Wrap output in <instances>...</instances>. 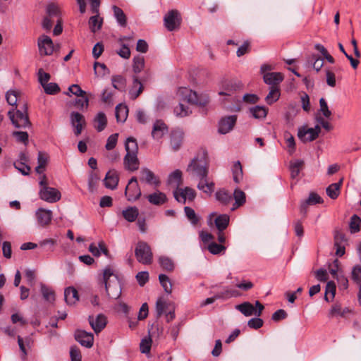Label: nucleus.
I'll list each match as a JSON object with an SVG mask.
<instances>
[{
  "label": "nucleus",
  "mask_w": 361,
  "mask_h": 361,
  "mask_svg": "<svg viewBox=\"0 0 361 361\" xmlns=\"http://www.w3.org/2000/svg\"><path fill=\"white\" fill-rule=\"evenodd\" d=\"M187 171L200 179L197 188L208 195L214 191V183L208 177L209 164L206 155L202 154L195 157L188 166Z\"/></svg>",
  "instance_id": "1"
},
{
  "label": "nucleus",
  "mask_w": 361,
  "mask_h": 361,
  "mask_svg": "<svg viewBox=\"0 0 361 361\" xmlns=\"http://www.w3.org/2000/svg\"><path fill=\"white\" fill-rule=\"evenodd\" d=\"M103 281L108 296L114 300L119 298L121 295V284L109 267H106L104 270Z\"/></svg>",
  "instance_id": "2"
},
{
  "label": "nucleus",
  "mask_w": 361,
  "mask_h": 361,
  "mask_svg": "<svg viewBox=\"0 0 361 361\" xmlns=\"http://www.w3.org/2000/svg\"><path fill=\"white\" fill-rule=\"evenodd\" d=\"M314 49L319 51V54H312L307 58L306 68H323L324 61L330 65L335 63L334 57L327 49L321 44H314Z\"/></svg>",
  "instance_id": "3"
},
{
  "label": "nucleus",
  "mask_w": 361,
  "mask_h": 361,
  "mask_svg": "<svg viewBox=\"0 0 361 361\" xmlns=\"http://www.w3.org/2000/svg\"><path fill=\"white\" fill-rule=\"evenodd\" d=\"M177 93L183 100L192 104L204 106L209 102L207 94L198 95L196 92L188 87H180Z\"/></svg>",
  "instance_id": "4"
},
{
  "label": "nucleus",
  "mask_w": 361,
  "mask_h": 361,
  "mask_svg": "<svg viewBox=\"0 0 361 361\" xmlns=\"http://www.w3.org/2000/svg\"><path fill=\"white\" fill-rule=\"evenodd\" d=\"M8 116L16 128H26L31 124L27 114L26 105H23L22 111L17 110L16 113L14 109L10 110L8 112Z\"/></svg>",
  "instance_id": "5"
},
{
  "label": "nucleus",
  "mask_w": 361,
  "mask_h": 361,
  "mask_svg": "<svg viewBox=\"0 0 361 361\" xmlns=\"http://www.w3.org/2000/svg\"><path fill=\"white\" fill-rule=\"evenodd\" d=\"M137 260L143 264H150L152 262V252L150 246L144 241H139L135 250Z\"/></svg>",
  "instance_id": "6"
},
{
  "label": "nucleus",
  "mask_w": 361,
  "mask_h": 361,
  "mask_svg": "<svg viewBox=\"0 0 361 361\" xmlns=\"http://www.w3.org/2000/svg\"><path fill=\"white\" fill-rule=\"evenodd\" d=\"M181 16L177 10L169 11L164 16V25L169 31L179 28L181 23Z\"/></svg>",
  "instance_id": "7"
},
{
  "label": "nucleus",
  "mask_w": 361,
  "mask_h": 361,
  "mask_svg": "<svg viewBox=\"0 0 361 361\" xmlns=\"http://www.w3.org/2000/svg\"><path fill=\"white\" fill-rule=\"evenodd\" d=\"M125 195L128 201H135L141 195V190L137 183V178L133 176L126 188Z\"/></svg>",
  "instance_id": "8"
},
{
  "label": "nucleus",
  "mask_w": 361,
  "mask_h": 361,
  "mask_svg": "<svg viewBox=\"0 0 361 361\" xmlns=\"http://www.w3.org/2000/svg\"><path fill=\"white\" fill-rule=\"evenodd\" d=\"M39 197L47 202L54 203L61 199V192L54 188L43 187L39 192Z\"/></svg>",
  "instance_id": "9"
},
{
  "label": "nucleus",
  "mask_w": 361,
  "mask_h": 361,
  "mask_svg": "<svg viewBox=\"0 0 361 361\" xmlns=\"http://www.w3.org/2000/svg\"><path fill=\"white\" fill-rule=\"evenodd\" d=\"M37 45L41 56H49L53 54L54 50V43L47 35H42L38 38Z\"/></svg>",
  "instance_id": "10"
},
{
  "label": "nucleus",
  "mask_w": 361,
  "mask_h": 361,
  "mask_svg": "<svg viewBox=\"0 0 361 361\" xmlns=\"http://www.w3.org/2000/svg\"><path fill=\"white\" fill-rule=\"evenodd\" d=\"M173 196L176 200L180 203H185L186 200L192 201L196 196V192L194 189L185 187L184 188H176L173 191Z\"/></svg>",
  "instance_id": "11"
},
{
  "label": "nucleus",
  "mask_w": 361,
  "mask_h": 361,
  "mask_svg": "<svg viewBox=\"0 0 361 361\" xmlns=\"http://www.w3.org/2000/svg\"><path fill=\"white\" fill-rule=\"evenodd\" d=\"M140 180L145 182L149 185H154V187H159L161 182L158 177L149 169L143 167L140 171Z\"/></svg>",
  "instance_id": "12"
},
{
  "label": "nucleus",
  "mask_w": 361,
  "mask_h": 361,
  "mask_svg": "<svg viewBox=\"0 0 361 361\" xmlns=\"http://www.w3.org/2000/svg\"><path fill=\"white\" fill-rule=\"evenodd\" d=\"M75 340L82 346L91 348L94 343V336L91 332L84 330H76L75 332Z\"/></svg>",
  "instance_id": "13"
},
{
  "label": "nucleus",
  "mask_w": 361,
  "mask_h": 361,
  "mask_svg": "<svg viewBox=\"0 0 361 361\" xmlns=\"http://www.w3.org/2000/svg\"><path fill=\"white\" fill-rule=\"evenodd\" d=\"M89 323L96 334L101 332L107 323L106 317L103 314H99L95 318L90 315L88 317Z\"/></svg>",
  "instance_id": "14"
},
{
  "label": "nucleus",
  "mask_w": 361,
  "mask_h": 361,
  "mask_svg": "<svg viewBox=\"0 0 361 361\" xmlns=\"http://www.w3.org/2000/svg\"><path fill=\"white\" fill-rule=\"evenodd\" d=\"M237 120V116L231 115L222 118L219 123V132L221 134H226L234 127Z\"/></svg>",
  "instance_id": "15"
},
{
  "label": "nucleus",
  "mask_w": 361,
  "mask_h": 361,
  "mask_svg": "<svg viewBox=\"0 0 361 361\" xmlns=\"http://www.w3.org/2000/svg\"><path fill=\"white\" fill-rule=\"evenodd\" d=\"M71 123L74 128V133L76 136L79 135L85 124L84 116L78 112H72L71 114Z\"/></svg>",
  "instance_id": "16"
},
{
  "label": "nucleus",
  "mask_w": 361,
  "mask_h": 361,
  "mask_svg": "<svg viewBox=\"0 0 361 361\" xmlns=\"http://www.w3.org/2000/svg\"><path fill=\"white\" fill-rule=\"evenodd\" d=\"M283 78V75L279 72H267L263 75L264 82L271 87H277Z\"/></svg>",
  "instance_id": "17"
},
{
  "label": "nucleus",
  "mask_w": 361,
  "mask_h": 361,
  "mask_svg": "<svg viewBox=\"0 0 361 361\" xmlns=\"http://www.w3.org/2000/svg\"><path fill=\"white\" fill-rule=\"evenodd\" d=\"M124 168L129 171H135L139 169L140 161L137 154L126 153L123 159Z\"/></svg>",
  "instance_id": "18"
},
{
  "label": "nucleus",
  "mask_w": 361,
  "mask_h": 361,
  "mask_svg": "<svg viewBox=\"0 0 361 361\" xmlns=\"http://www.w3.org/2000/svg\"><path fill=\"white\" fill-rule=\"evenodd\" d=\"M118 181V173L115 169L109 170L104 179L105 187L111 190L116 188Z\"/></svg>",
  "instance_id": "19"
},
{
  "label": "nucleus",
  "mask_w": 361,
  "mask_h": 361,
  "mask_svg": "<svg viewBox=\"0 0 361 361\" xmlns=\"http://www.w3.org/2000/svg\"><path fill=\"white\" fill-rule=\"evenodd\" d=\"M37 223L42 226H45L50 224L52 219V212L49 209L39 208L35 213Z\"/></svg>",
  "instance_id": "20"
},
{
  "label": "nucleus",
  "mask_w": 361,
  "mask_h": 361,
  "mask_svg": "<svg viewBox=\"0 0 361 361\" xmlns=\"http://www.w3.org/2000/svg\"><path fill=\"white\" fill-rule=\"evenodd\" d=\"M149 202L154 205H161L167 202V197L165 193L157 190L154 192L146 196Z\"/></svg>",
  "instance_id": "21"
},
{
  "label": "nucleus",
  "mask_w": 361,
  "mask_h": 361,
  "mask_svg": "<svg viewBox=\"0 0 361 361\" xmlns=\"http://www.w3.org/2000/svg\"><path fill=\"white\" fill-rule=\"evenodd\" d=\"M167 132L168 128L162 121L157 120L155 121L152 131V135L154 139L161 138Z\"/></svg>",
  "instance_id": "22"
},
{
  "label": "nucleus",
  "mask_w": 361,
  "mask_h": 361,
  "mask_svg": "<svg viewBox=\"0 0 361 361\" xmlns=\"http://www.w3.org/2000/svg\"><path fill=\"white\" fill-rule=\"evenodd\" d=\"M64 299L68 305H75L79 300L77 290L73 287L66 288L64 290Z\"/></svg>",
  "instance_id": "23"
},
{
  "label": "nucleus",
  "mask_w": 361,
  "mask_h": 361,
  "mask_svg": "<svg viewBox=\"0 0 361 361\" xmlns=\"http://www.w3.org/2000/svg\"><path fill=\"white\" fill-rule=\"evenodd\" d=\"M342 183L343 178H341L338 183H331L329 185L326 189V195L331 199L336 200L340 194Z\"/></svg>",
  "instance_id": "24"
},
{
  "label": "nucleus",
  "mask_w": 361,
  "mask_h": 361,
  "mask_svg": "<svg viewBox=\"0 0 361 361\" xmlns=\"http://www.w3.org/2000/svg\"><path fill=\"white\" fill-rule=\"evenodd\" d=\"M215 197L223 205H228L233 200L231 194L225 189H220L216 191Z\"/></svg>",
  "instance_id": "25"
},
{
  "label": "nucleus",
  "mask_w": 361,
  "mask_h": 361,
  "mask_svg": "<svg viewBox=\"0 0 361 361\" xmlns=\"http://www.w3.org/2000/svg\"><path fill=\"white\" fill-rule=\"evenodd\" d=\"M94 14V16H91L89 19V26L91 32L95 33L101 30L103 25V18L99 17V13Z\"/></svg>",
  "instance_id": "26"
},
{
  "label": "nucleus",
  "mask_w": 361,
  "mask_h": 361,
  "mask_svg": "<svg viewBox=\"0 0 361 361\" xmlns=\"http://www.w3.org/2000/svg\"><path fill=\"white\" fill-rule=\"evenodd\" d=\"M233 198L235 200V202L231 208L232 211H234L245 204L246 200L245 193L239 188H236L233 192Z\"/></svg>",
  "instance_id": "27"
},
{
  "label": "nucleus",
  "mask_w": 361,
  "mask_h": 361,
  "mask_svg": "<svg viewBox=\"0 0 361 361\" xmlns=\"http://www.w3.org/2000/svg\"><path fill=\"white\" fill-rule=\"evenodd\" d=\"M116 118L118 123L126 121L128 114V108L126 105L119 104L115 109Z\"/></svg>",
  "instance_id": "28"
},
{
  "label": "nucleus",
  "mask_w": 361,
  "mask_h": 361,
  "mask_svg": "<svg viewBox=\"0 0 361 361\" xmlns=\"http://www.w3.org/2000/svg\"><path fill=\"white\" fill-rule=\"evenodd\" d=\"M167 182L169 185L178 188L182 184V172L178 169L175 170L169 174Z\"/></svg>",
  "instance_id": "29"
},
{
  "label": "nucleus",
  "mask_w": 361,
  "mask_h": 361,
  "mask_svg": "<svg viewBox=\"0 0 361 361\" xmlns=\"http://www.w3.org/2000/svg\"><path fill=\"white\" fill-rule=\"evenodd\" d=\"M235 309L245 317L255 316V307L249 302H245L236 305Z\"/></svg>",
  "instance_id": "30"
},
{
  "label": "nucleus",
  "mask_w": 361,
  "mask_h": 361,
  "mask_svg": "<svg viewBox=\"0 0 361 361\" xmlns=\"http://www.w3.org/2000/svg\"><path fill=\"white\" fill-rule=\"evenodd\" d=\"M143 86L137 77L133 78V84L130 90L129 94L132 99H135L142 92Z\"/></svg>",
  "instance_id": "31"
},
{
  "label": "nucleus",
  "mask_w": 361,
  "mask_h": 361,
  "mask_svg": "<svg viewBox=\"0 0 361 361\" xmlns=\"http://www.w3.org/2000/svg\"><path fill=\"white\" fill-rule=\"evenodd\" d=\"M230 218L227 214H220L214 220L218 231H224L229 224Z\"/></svg>",
  "instance_id": "32"
},
{
  "label": "nucleus",
  "mask_w": 361,
  "mask_h": 361,
  "mask_svg": "<svg viewBox=\"0 0 361 361\" xmlns=\"http://www.w3.org/2000/svg\"><path fill=\"white\" fill-rule=\"evenodd\" d=\"M94 127L98 132L102 131L106 126L107 118L104 113L99 112L94 119Z\"/></svg>",
  "instance_id": "33"
},
{
  "label": "nucleus",
  "mask_w": 361,
  "mask_h": 361,
  "mask_svg": "<svg viewBox=\"0 0 361 361\" xmlns=\"http://www.w3.org/2000/svg\"><path fill=\"white\" fill-rule=\"evenodd\" d=\"M183 140V133L181 131H174L171 134V145L174 150L180 149Z\"/></svg>",
  "instance_id": "34"
},
{
  "label": "nucleus",
  "mask_w": 361,
  "mask_h": 361,
  "mask_svg": "<svg viewBox=\"0 0 361 361\" xmlns=\"http://www.w3.org/2000/svg\"><path fill=\"white\" fill-rule=\"evenodd\" d=\"M114 16L119 25L125 27L127 24L126 16L121 8L117 6H113Z\"/></svg>",
  "instance_id": "35"
},
{
  "label": "nucleus",
  "mask_w": 361,
  "mask_h": 361,
  "mask_svg": "<svg viewBox=\"0 0 361 361\" xmlns=\"http://www.w3.org/2000/svg\"><path fill=\"white\" fill-rule=\"evenodd\" d=\"M268 109L262 106H255L250 109L251 115L257 119H263L267 115Z\"/></svg>",
  "instance_id": "36"
},
{
  "label": "nucleus",
  "mask_w": 361,
  "mask_h": 361,
  "mask_svg": "<svg viewBox=\"0 0 361 361\" xmlns=\"http://www.w3.org/2000/svg\"><path fill=\"white\" fill-rule=\"evenodd\" d=\"M280 95V90L278 87H270L269 92L265 97V101L271 105L279 99Z\"/></svg>",
  "instance_id": "37"
},
{
  "label": "nucleus",
  "mask_w": 361,
  "mask_h": 361,
  "mask_svg": "<svg viewBox=\"0 0 361 361\" xmlns=\"http://www.w3.org/2000/svg\"><path fill=\"white\" fill-rule=\"evenodd\" d=\"M173 113L176 116L183 118L189 116L192 111L188 106L179 103L174 107Z\"/></svg>",
  "instance_id": "38"
},
{
  "label": "nucleus",
  "mask_w": 361,
  "mask_h": 361,
  "mask_svg": "<svg viewBox=\"0 0 361 361\" xmlns=\"http://www.w3.org/2000/svg\"><path fill=\"white\" fill-rule=\"evenodd\" d=\"M304 161L300 159H297L294 161L290 162V176L292 178H295L299 175L300 171L302 169Z\"/></svg>",
  "instance_id": "39"
},
{
  "label": "nucleus",
  "mask_w": 361,
  "mask_h": 361,
  "mask_svg": "<svg viewBox=\"0 0 361 361\" xmlns=\"http://www.w3.org/2000/svg\"><path fill=\"white\" fill-rule=\"evenodd\" d=\"M125 149L126 153L137 154L138 145L136 140L133 137H128L125 144Z\"/></svg>",
  "instance_id": "40"
},
{
  "label": "nucleus",
  "mask_w": 361,
  "mask_h": 361,
  "mask_svg": "<svg viewBox=\"0 0 361 361\" xmlns=\"http://www.w3.org/2000/svg\"><path fill=\"white\" fill-rule=\"evenodd\" d=\"M123 216L129 222H133L138 216V209L135 207H130L123 211Z\"/></svg>",
  "instance_id": "41"
},
{
  "label": "nucleus",
  "mask_w": 361,
  "mask_h": 361,
  "mask_svg": "<svg viewBox=\"0 0 361 361\" xmlns=\"http://www.w3.org/2000/svg\"><path fill=\"white\" fill-rule=\"evenodd\" d=\"M159 262L163 269L167 271H172L174 269V263L171 259L166 256H161Z\"/></svg>",
  "instance_id": "42"
},
{
  "label": "nucleus",
  "mask_w": 361,
  "mask_h": 361,
  "mask_svg": "<svg viewBox=\"0 0 361 361\" xmlns=\"http://www.w3.org/2000/svg\"><path fill=\"white\" fill-rule=\"evenodd\" d=\"M41 293L45 300L52 302L55 300L54 292L46 285L41 283Z\"/></svg>",
  "instance_id": "43"
},
{
  "label": "nucleus",
  "mask_w": 361,
  "mask_h": 361,
  "mask_svg": "<svg viewBox=\"0 0 361 361\" xmlns=\"http://www.w3.org/2000/svg\"><path fill=\"white\" fill-rule=\"evenodd\" d=\"M159 280L164 291L169 294L171 293L172 292V283L169 278L166 274H161L159 276Z\"/></svg>",
  "instance_id": "44"
},
{
  "label": "nucleus",
  "mask_w": 361,
  "mask_h": 361,
  "mask_svg": "<svg viewBox=\"0 0 361 361\" xmlns=\"http://www.w3.org/2000/svg\"><path fill=\"white\" fill-rule=\"evenodd\" d=\"M233 176L235 183H238L243 179V169L239 161H236L233 168Z\"/></svg>",
  "instance_id": "45"
},
{
  "label": "nucleus",
  "mask_w": 361,
  "mask_h": 361,
  "mask_svg": "<svg viewBox=\"0 0 361 361\" xmlns=\"http://www.w3.org/2000/svg\"><path fill=\"white\" fill-rule=\"evenodd\" d=\"M336 284L334 281H330L327 282L324 294V300L326 301L329 302V295H330L331 296V300H333L336 294Z\"/></svg>",
  "instance_id": "46"
},
{
  "label": "nucleus",
  "mask_w": 361,
  "mask_h": 361,
  "mask_svg": "<svg viewBox=\"0 0 361 361\" xmlns=\"http://www.w3.org/2000/svg\"><path fill=\"white\" fill-rule=\"evenodd\" d=\"M42 87L46 94L54 95L60 92V87L55 82H48L46 85L42 84Z\"/></svg>",
  "instance_id": "47"
},
{
  "label": "nucleus",
  "mask_w": 361,
  "mask_h": 361,
  "mask_svg": "<svg viewBox=\"0 0 361 361\" xmlns=\"http://www.w3.org/2000/svg\"><path fill=\"white\" fill-rule=\"evenodd\" d=\"M360 218L357 215L354 214L351 216L349 226L352 233L360 231Z\"/></svg>",
  "instance_id": "48"
},
{
  "label": "nucleus",
  "mask_w": 361,
  "mask_h": 361,
  "mask_svg": "<svg viewBox=\"0 0 361 361\" xmlns=\"http://www.w3.org/2000/svg\"><path fill=\"white\" fill-rule=\"evenodd\" d=\"M184 212L187 218L190 221L192 224L196 225L198 223L199 219L193 209L190 207H185Z\"/></svg>",
  "instance_id": "49"
},
{
  "label": "nucleus",
  "mask_w": 361,
  "mask_h": 361,
  "mask_svg": "<svg viewBox=\"0 0 361 361\" xmlns=\"http://www.w3.org/2000/svg\"><path fill=\"white\" fill-rule=\"evenodd\" d=\"M319 111L326 118H329L331 116L332 113L329 110L328 104L324 98H321L319 99Z\"/></svg>",
  "instance_id": "50"
},
{
  "label": "nucleus",
  "mask_w": 361,
  "mask_h": 361,
  "mask_svg": "<svg viewBox=\"0 0 361 361\" xmlns=\"http://www.w3.org/2000/svg\"><path fill=\"white\" fill-rule=\"evenodd\" d=\"M47 13L48 16L54 18V17H59L60 10L56 4L51 3L49 4L47 6Z\"/></svg>",
  "instance_id": "51"
},
{
  "label": "nucleus",
  "mask_w": 361,
  "mask_h": 361,
  "mask_svg": "<svg viewBox=\"0 0 361 361\" xmlns=\"http://www.w3.org/2000/svg\"><path fill=\"white\" fill-rule=\"evenodd\" d=\"M346 312L345 310H342L339 304H335L329 310V316L331 317L337 316L343 317Z\"/></svg>",
  "instance_id": "52"
},
{
  "label": "nucleus",
  "mask_w": 361,
  "mask_h": 361,
  "mask_svg": "<svg viewBox=\"0 0 361 361\" xmlns=\"http://www.w3.org/2000/svg\"><path fill=\"white\" fill-rule=\"evenodd\" d=\"M226 247L221 244L212 242L208 245V250L213 255H218L225 251Z\"/></svg>",
  "instance_id": "53"
},
{
  "label": "nucleus",
  "mask_w": 361,
  "mask_h": 361,
  "mask_svg": "<svg viewBox=\"0 0 361 361\" xmlns=\"http://www.w3.org/2000/svg\"><path fill=\"white\" fill-rule=\"evenodd\" d=\"M284 138L286 140L287 146L289 148V152L292 154L295 149V142L294 137L289 132H285Z\"/></svg>",
  "instance_id": "54"
},
{
  "label": "nucleus",
  "mask_w": 361,
  "mask_h": 361,
  "mask_svg": "<svg viewBox=\"0 0 361 361\" xmlns=\"http://www.w3.org/2000/svg\"><path fill=\"white\" fill-rule=\"evenodd\" d=\"M6 99L9 105H16L18 101V92L13 90H8L6 94Z\"/></svg>",
  "instance_id": "55"
},
{
  "label": "nucleus",
  "mask_w": 361,
  "mask_h": 361,
  "mask_svg": "<svg viewBox=\"0 0 361 361\" xmlns=\"http://www.w3.org/2000/svg\"><path fill=\"white\" fill-rule=\"evenodd\" d=\"M352 279L357 284L361 283V266L356 265L355 266L351 272Z\"/></svg>",
  "instance_id": "56"
},
{
  "label": "nucleus",
  "mask_w": 361,
  "mask_h": 361,
  "mask_svg": "<svg viewBox=\"0 0 361 361\" xmlns=\"http://www.w3.org/2000/svg\"><path fill=\"white\" fill-rule=\"evenodd\" d=\"M118 133H114L111 135L106 141V144L105 145V148L107 150H111L115 148L118 142Z\"/></svg>",
  "instance_id": "57"
},
{
  "label": "nucleus",
  "mask_w": 361,
  "mask_h": 361,
  "mask_svg": "<svg viewBox=\"0 0 361 361\" xmlns=\"http://www.w3.org/2000/svg\"><path fill=\"white\" fill-rule=\"evenodd\" d=\"M15 168L18 169L24 176L30 173V167L23 161H16L14 163Z\"/></svg>",
  "instance_id": "58"
},
{
  "label": "nucleus",
  "mask_w": 361,
  "mask_h": 361,
  "mask_svg": "<svg viewBox=\"0 0 361 361\" xmlns=\"http://www.w3.org/2000/svg\"><path fill=\"white\" fill-rule=\"evenodd\" d=\"M68 92L79 97H84L86 92L82 90L78 85L73 84L68 87Z\"/></svg>",
  "instance_id": "59"
},
{
  "label": "nucleus",
  "mask_w": 361,
  "mask_h": 361,
  "mask_svg": "<svg viewBox=\"0 0 361 361\" xmlns=\"http://www.w3.org/2000/svg\"><path fill=\"white\" fill-rule=\"evenodd\" d=\"M151 338H143L142 339L140 345V349L142 353H149L151 349Z\"/></svg>",
  "instance_id": "60"
},
{
  "label": "nucleus",
  "mask_w": 361,
  "mask_h": 361,
  "mask_svg": "<svg viewBox=\"0 0 361 361\" xmlns=\"http://www.w3.org/2000/svg\"><path fill=\"white\" fill-rule=\"evenodd\" d=\"M311 134L308 133V128L305 129V128H299L298 132V138L303 142H311L312 140H310L311 137Z\"/></svg>",
  "instance_id": "61"
},
{
  "label": "nucleus",
  "mask_w": 361,
  "mask_h": 361,
  "mask_svg": "<svg viewBox=\"0 0 361 361\" xmlns=\"http://www.w3.org/2000/svg\"><path fill=\"white\" fill-rule=\"evenodd\" d=\"M125 82V79L121 75H116L112 78V85L117 90H121L124 87Z\"/></svg>",
  "instance_id": "62"
},
{
  "label": "nucleus",
  "mask_w": 361,
  "mask_h": 361,
  "mask_svg": "<svg viewBox=\"0 0 361 361\" xmlns=\"http://www.w3.org/2000/svg\"><path fill=\"white\" fill-rule=\"evenodd\" d=\"M264 322L259 317L252 318L247 322V325L250 328L254 329H258L263 326Z\"/></svg>",
  "instance_id": "63"
},
{
  "label": "nucleus",
  "mask_w": 361,
  "mask_h": 361,
  "mask_svg": "<svg viewBox=\"0 0 361 361\" xmlns=\"http://www.w3.org/2000/svg\"><path fill=\"white\" fill-rule=\"evenodd\" d=\"M310 205L316 204L317 203H322L323 202L322 198L316 192H312L307 199L305 200Z\"/></svg>",
  "instance_id": "64"
}]
</instances>
